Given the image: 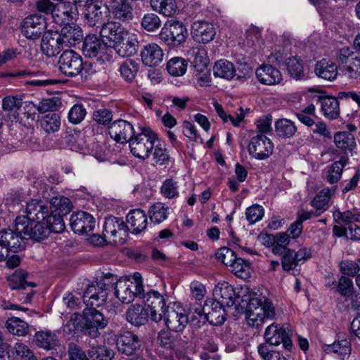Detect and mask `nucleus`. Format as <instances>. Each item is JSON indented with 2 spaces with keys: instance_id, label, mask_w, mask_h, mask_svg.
<instances>
[{
  "instance_id": "1",
  "label": "nucleus",
  "mask_w": 360,
  "mask_h": 360,
  "mask_svg": "<svg viewBox=\"0 0 360 360\" xmlns=\"http://www.w3.org/2000/svg\"><path fill=\"white\" fill-rule=\"evenodd\" d=\"M26 215L15 219L16 230L22 233L26 240H42L51 232L61 233L65 223L58 215L49 216L48 207L39 200H32L27 203Z\"/></svg>"
},
{
  "instance_id": "2",
  "label": "nucleus",
  "mask_w": 360,
  "mask_h": 360,
  "mask_svg": "<svg viewBox=\"0 0 360 360\" xmlns=\"http://www.w3.org/2000/svg\"><path fill=\"white\" fill-rule=\"evenodd\" d=\"M354 47L344 46L337 53V62L343 75L350 79L360 77V34L354 41Z\"/></svg>"
},
{
  "instance_id": "3",
  "label": "nucleus",
  "mask_w": 360,
  "mask_h": 360,
  "mask_svg": "<svg viewBox=\"0 0 360 360\" xmlns=\"http://www.w3.org/2000/svg\"><path fill=\"white\" fill-rule=\"evenodd\" d=\"M276 316L272 302L265 299L263 302L257 299H251L246 311V319L248 324L255 328L262 326L266 320H272Z\"/></svg>"
},
{
  "instance_id": "4",
  "label": "nucleus",
  "mask_w": 360,
  "mask_h": 360,
  "mask_svg": "<svg viewBox=\"0 0 360 360\" xmlns=\"http://www.w3.org/2000/svg\"><path fill=\"white\" fill-rule=\"evenodd\" d=\"M157 140L158 136L154 131L149 128L141 127L129 141L131 152L135 157L145 160L149 157Z\"/></svg>"
},
{
  "instance_id": "5",
  "label": "nucleus",
  "mask_w": 360,
  "mask_h": 360,
  "mask_svg": "<svg viewBox=\"0 0 360 360\" xmlns=\"http://www.w3.org/2000/svg\"><path fill=\"white\" fill-rule=\"evenodd\" d=\"M159 37L168 46L176 47L186 41L188 37V30L183 22L170 20L165 24Z\"/></svg>"
},
{
  "instance_id": "6",
  "label": "nucleus",
  "mask_w": 360,
  "mask_h": 360,
  "mask_svg": "<svg viewBox=\"0 0 360 360\" xmlns=\"http://www.w3.org/2000/svg\"><path fill=\"white\" fill-rule=\"evenodd\" d=\"M292 335V330L289 326H281L279 324L273 323L269 326L264 332V338L266 344L268 345H279L283 346L287 350H290L292 346L290 336Z\"/></svg>"
},
{
  "instance_id": "7",
  "label": "nucleus",
  "mask_w": 360,
  "mask_h": 360,
  "mask_svg": "<svg viewBox=\"0 0 360 360\" xmlns=\"http://www.w3.org/2000/svg\"><path fill=\"white\" fill-rule=\"evenodd\" d=\"M82 323L84 333L95 338L100 334L99 330L108 325V320L95 307H90L84 309Z\"/></svg>"
},
{
  "instance_id": "8",
  "label": "nucleus",
  "mask_w": 360,
  "mask_h": 360,
  "mask_svg": "<svg viewBox=\"0 0 360 360\" xmlns=\"http://www.w3.org/2000/svg\"><path fill=\"white\" fill-rule=\"evenodd\" d=\"M58 65L63 75L74 77L80 74L83 70V59L73 50H65L60 56Z\"/></svg>"
},
{
  "instance_id": "9",
  "label": "nucleus",
  "mask_w": 360,
  "mask_h": 360,
  "mask_svg": "<svg viewBox=\"0 0 360 360\" xmlns=\"http://www.w3.org/2000/svg\"><path fill=\"white\" fill-rule=\"evenodd\" d=\"M104 237L114 243L123 244L128 236L129 228L122 219L109 217L104 223Z\"/></svg>"
},
{
  "instance_id": "10",
  "label": "nucleus",
  "mask_w": 360,
  "mask_h": 360,
  "mask_svg": "<svg viewBox=\"0 0 360 360\" xmlns=\"http://www.w3.org/2000/svg\"><path fill=\"white\" fill-rule=\"evenodd\" d=\"M143 288L141 281H131L129 278H121L115 284V294L122 303L131 302L136 295H141Z\"/></svg>"
},
{
  "instance_id": "11",
  "label": "nucleus",
  "mask_w": 360,
  "mask_h": 360,
  "mask_svg": "<svg viewBox=\"0 0 360 360\" xmlns=\"http://www.w3.org/2000/svg\"><path fill=\"white\" fill-rule=\"evenodd\" d=\"M109 10L101 6L96 0H86L84 10V22L86 25L100 28L105 22Z\"/></svg>"
},
{
  "instance_id": "12",
  "label": "nucleus",
  "mask_w": 360,
  "mask_h": 360,
  "mask_svg": "<svg viewBox=\"0 0 360 360\" xmlns=\"http://www.w3.org/2000/svg\"><path fill=\"white\" fill-rule=\"evenodd\" d=\"M107 297V285L104 280H101L89 285L84 291L82 298L87 307H98L105 302Z\"/></svg>"
},
{
  "instance_id": "13",
  "label": "nucleus",
  "mask_w": 360,
  "mask_h": 360,
  "mask_svg": "<svg viewBox=\"0 0 360 360\" xmlns=\"http://www.w3.org/2000/svg\"><path fill=\"white\" fill-rule=\"evenodd\" d=\"M274 148L272 141L264 134L251 138L248 146L249 154L257 160L268 158L273 153Z\"/></svg>"
},
{
  "instance_id": "14",
  "label": "nucleus",
  "mask_w": 360,
  "mask_h": 360,
  "mask_svg": "<svg viewBox=\"0 0 360 360\" xmlns=\"http://www.w3.org/2000/svg\"><path fill=\"white\" fill-rule=\"evenodd\" d=\"M145 305L150 310V319L154 322H159L163 318L167 310L166 299L155 290H150L143 295Z\"/></svg>"
},
{
  "instance_id": "15",
  "label": "nucleus",
  "mask_w": 360,
  "mask_h": 360,
  "mask_svg": "<svg viewBox=\"0 0 360 360\" xmlns=\"http://www.w3.org/2000/svg\"><path fill=\"white\" fill-rule=\"evenodd\" d=\"M46 27V18L42 15L32 14L25 18L22 25V33L31 39L39 38Z\"/></svg>"
},
{
  "instance_id": "16",
  "label": "nucleus",
  "mask_w": 360,
  "mask_h": 360,
  "mask_svg": "<svg viewBox=\"0 0 360 360\" xmlns=\"http://www.w3.org/2000/svg\"><path fill=\"white\" fill-rule=\"evenodd\" d=\"M163 318L167 328L176 332L183 331L188 323V317L180 306H177L176 309L168 306Z\"/></svg>"
},
{
  "instance_id": "17",
  "label": "nucleus",
  "mask_w": 360,
  "mask_h": 360,
  "mask_svg": "<svg viewBox=\"0 0 360 360\" xmlns=\"http://www.w3.org/2000/svg\"><path fill=\"white\" fill-rule=\"evenodd\" d=\"M191 34L195 42L207 44L214 39L216 30L212 23L205 20H198L191 25Z\"/></svg>"
},
{
  "instance_id": "18",
  "label": "nucleus",
  "mask_w": 360,
  "mask_h": 360,
  "mask_svg": "<svg viewBox=\"0 0 360 360\" xmlns=\"http://www.w3.org/2000/svg\"><path fill=\"white\" fill-rule=\"evenodd\" d=\"M108 131L110 137L121 143H129L136 134L131 124L124 120H118L112 122Z\"/></svg>"
},
{
  "instance_id": "19",
  "label": "nucleus",
  "mask_w": 360,
  "mask_h": 360,
  "mask_svg": "<svg viewBox=\"0 0 360 360\" xmlns=\"http://www.w3.org/2000/svg\"><path fill=\"white\" fill-rule=\"evenodd\" d=\"M70 225L75 233L87 234L94 230L96 221L91 214L86 212H78L71 215Z\"/></svg>"
},
{
  "instance_id": "20",
  "label": "nucleus",
  "mask_w": 360,
  "mask_h": 360,
  "mask_svg": "<svg viewBox=\"0 0 360 360\" xmlns=\"http://www.w3.org/2000/svg\"><path fill=\"white\" fill-rule=\"evenodd\" d=\"M225 306L213 299H208L204 304V311L206 313L208 322L214 326H221L226 320Z\"/></svg>"
},
{
  "instance_id": "21",
  "label": "nucleus",
  "mask_w": 360,
  "mask_h": 360,
  "mask_svg": "<svg viewBox=\"0 0 360 360\" xmlns=\"http://www.w3.org/2000/svg\"><path fill=\"white\" fill-rule=\"evenodd\" d=\"M107 50L106 44L102 42L97 36L89 34L85 37L82 51L86 57L102 58Z\"/></svg>"
},
{
  "instance_id": "22",
  "label": "nucleus",
  "mask_w": 360,
  "mask_h": 360,
  "mask_svg": "<svg viewBox=\"0 0 360 360\" xmlns=\"http://www.w3.org/2000/svg\"><path fill=\"white\" fill-rule=\"evenodd\" d=\"M116 344L118 351L128 356L134 354L141 347L139 338L131 331L122 333L117 338Z\"/></svg>"
},
{
  "instance_id": "23",
  "label": "nucleus",
  "mask_w": 360,
  "mask_h": 360,
  "mask_svg": "<svg viewBox=\"0 0 360 360\" xmlns=\"http://www.w3.org/2000/svg\"><path fill=\"white\" fill-rule=\"evenodd\" d=\"M25 238H22V233H19L16 230L4 229L0 231V241L10 251L13 252H19L24 249Z\"/></svg>"
},
{
  "instance_id": "24",
  "label": "nucleus",
  "mask_w": 360,
  "mask_h": 360,
  "mask_svg": "<svg viewBox=\"0 0 360 360\" xmlns=\"http://www.w3.org/2000/svg\"><path fill=\"white\" fill-rule=\"evenodd\" d=\"M214 300L220 302L226 307H230L235 304L238 298L233 286L226 282L219 283L213 290Z\"/></svg>"
},
{
  "instance_id": "25",
  "label": "nucleus",
  "mask_w": 360,
  "mask_h": 360,
  "mask_svg": "<svg viewBox=\"0 0 360 360\" xmlns=\"http://www.w3.org/2000/svg\"><path fill=\"white\" fill-rule=\"evenodd\" d=\"M61 43L65 47L74 46L83 39L81 27L76 24L65 23L58 33Z\"/></svg>"
},
{
  "instance_id": "26",
  "label": "nucleus",
  "mask_w": 360,
  "mask_h": 360,
  "mask_svg": "<svg viewBox=\"0 0 360 360\" xmlns=\"http://www.w3.org/2000/svg\"><path fill=\"white\" fill-rule=\"evenodd\" d=\"M127 31L118 22L108 21L104 22L100 27V36L103 41L113 42H119L122 40Z\"/></svg>"
},
{
  "instance_id": "27",
  "label": "nucleus",
  "mask_w": 360,
  "mask_h": 360,
  "mask_svg": "<svg viewBox=\"0 0 360 360\" xmlns=\"http://www.w3.org/2000/svg\"><path fill=\"white\" fill-rule=\"evenodd\" d=\"M140 56L144 65L154 67L159 65L162 61L164 53L159 45L152 43L143 46Z\"/></svg>"
},
{
  "instance_id": "28",
  "label": "nucleus",
  "mask_w": 360,
  "mask_h": 360,
  "mask_svg": "<svg viewBox=\"0 0 360 360\" xmlns=\"http://www.w3.org/2000/svg\"><path fill=\"white\" fill-rule=\"evenodd\" d=\"M58 32H47L43 35L41 42V49L49 57L58 54L63 49Z\"/></svg>"
},
{
  "instance_id": "29",
  "label": "nucleus",
  "mask_w": 360,
  "mask_h": 360,
  "mask_svg": "<svg viewBox=\"0 0 360 360\" xmlns=\"http://www.w3.org/2000/svg\"><path fill=\"white\" fill-rule=\"evenodd\" d=\"M138 45L136 37L127 32L122 40L114 44V49L120 56L129 57L136 53Z\"/></svg>"
},
{
  "instance_id": "30",
  "label": "nucleus",
  "mask_w": 360,
  "mask_h": 360,
  "mask_svg": "<svg viewBox=\"0 0 360 360\" xmlns=\"http://www.w3.org/2000/svg\"><path fill=\"white\" fill-rule=\"evenodd\" d=\"M256 76L260 83L275 85L282 80L280 71L271 65H263L256 70Z\"/></svg>"
},
{
  "instance_id": "31",
  "label": "nucleus",
  "mask_w": 360,
  "mask_h": 360,
  "mask_svg": "<svg viewBox=\"0 0 360 360\" xmlns=\"http://www.w3.org/2000/svg\"><path fill=\"white\" fill-rule=\"evenodd\" d=\"M335 191L334 188H324L316 195L311 202V205L315 209V217H319L328 210V202Z\"/></svg>"
},
{
  "instance_id": "32",
  "label": "nucleus",
  "mask_w": 360,
  "mask_h": 360,
  "mask_svg": "<svg viewBox=\"0 0 360 360\" xmlns=\"http://www.w3.org/2000/svg\"><path fill=\"white\" fill-rule=\"evenodd\" d=\"M127 221L131 229V232L139 234L143 231L148 224L147 215L141 209L131 210L127 216Z\"/></svg>"
},
{
  "instance_id": "33",
  "label": "nucleus",
  "mask_w": 360,
  "mask_h": 360,
  "mask_svg": "<svg viewBox=\"0 0 360 360\" xmlns=\"http://www.w3.org/2000/svg\"><path fill=\"white\" fill-rule=\"evenodd\" d=\"M114 18L122 22H127L133 18V6L128 0H116L110 6Z\"/></svg>"
},
{
  "instance_id": "34",
  "label": "nucleus",
  "mask_w": 360,
  "mask_h": 360,
  "mask_svg": "<svg viewBox=\"0 0 360 360\" xmlns=\"http://www.w3.org/2000/svg\"><path fill=\"white\" fill-rule=\"evenodd\" d=\"M126 319L134 326H143L148 320V309L141 304H132L127 311Z\"/></svg>"
},
{
  "instance_id": "35",
  "label": "nucleus",
  "mask_w": 360,
  "mask_h": 360,
  "mask_svg": "<svg viewBox=\"0 0 360 360\" xmlns=\"http://www.w3.org/2000/svg\"><path fill=\"white\" fill-rule=\"evenodd\" d=\"M49 208V216L58 215L61 220L63 216L68 214L72 210V204L69 198L61 196L54 197L51 199Z\"/></svg>"
},
{
  "instance_id": "36",
  "label": "nucleus",
  "mask_w": 360,
  "mask_h": 360,
  "mask_svg": "<svg viewBox=\"0 0 360 360\" xmlns=\"http://www.w3.org/2000/svg\"><path fill=\"white\" fill-rule=\"evenodd\" d=\"M317 101L320 103L321 111L323 115L330 119L334 120L340 115L339 102L337 98L332 96H317Z\"/></svg>"
},
{
  "instance_id": "37",
  "label": "nucleus",
  "mask_w": 360,
  "mask_h": 360,
  "mask_svg": "<svg viewBox=\"0 0 360 360\" xmlns=\"http://www.w3.org/2000/svg\"><path fill=\"white\" fill-rule=\"evenodd\" d=\"M314 72L319 77L328 81H333L338 76V67L335 63L326 59H322L316 64Z\"/></svg>"
},
{
  "instance_id": "38",
  "label": "nucleus",
  "mask_w": 360,
  "mask_h": 360,
  "mask_svg": "<svg viewBox=\"0 0 360 360\" xmlns=\"http://www.w3.org/2000/svg\"><path fill=\"white\" fill-rule=\"evenodd\" d=\"M188 56L194 68V72H201L207 67L209 58L207 51L203 47L193 48L188 52Z\"/></svg>"
},
{
  "instance_id": "39",
  "label": "nucleus",
  "mask_w": 360,
  "mask_h": 360,
  "mask_svg": "<svg viewBox=\"0 0 360 360\" xmlns=\"http://www.w3.org/2000/svg\"><path fill=\"white\" fill-rule=\"evenodd\" d=\"M34 340L39 347L46 350L52 349L58 345V337L51 330H41L37 332Z\"/></svg>"
},
{
  "instance_id": "40",
  "label": "nucleus",
  "mask_w": 360,
  "mask_h": 360,
  "mask_svg": "<svg viewBox=\"0 0 360 360\" xmlns=\"http://www.w3.org/2000/svg\"><path fill=\"white\" fill-rule=\"evenodd\" d=\"M213 74L216 77L230 80L236 75V68L231 62L219 60L213 67Z\"/></svg>"
},
{
  "instance_id": "41",
  "label": "nucleus",
  "mask_w": 360,
  "mask_h": 360,
  "mask_svg": "<svg viewBox=\"0 0 360 360\" xmlns=\"http://www.w3.org/2000/svg\"><path fill=\"white\" fill-rule=\"evenodd\" d=\"M139 68L140 63L138 60L129 58L121 63L119 71L125 81L131 82L136 77Z\"/></svg>"
},
{
  "instance_id": "42",
  "label": "nucleus",
  "mask_w": 360,
  "mask_h": 360,
  "mask_svg": "<svg viewBox=\"0 0 360 360\" xmlns=\"http://www.w3.org/2000/svg\"><path fill=\"white\" fill-rule=\"evenodd\" d=\"M28 274L24 270L20 269L15 271L8 277L9 286L11 290L25 289L27 287L34 288L36 283L26 281Z\"/></svg>"
},
{
  "instance_id": "43",
  "label": "nucleus",
  "mask_w": 360,
  "mask_h": 360,
  "mask_svg": "<svg viewBox=\"0 0 360 360\" xmlns=\"http://www.w3.org/2000/svg\"><path fill=\"white\" fill-rule=\"evenodd\" d=\"M23 104L22 98L20 96H8L2 100V108L7 112L13 119H17L18 110Z\"/></svg>"
},
{
  "instance_id": "44",
  "label": "nucleus",
  "mask_w": 360,
  "mask_h": 360,
  "mask_svg": "<svg viewBox=\"0 0 360 360\" xmlns=\"http://www.w3.org/2000/svg\"><path fill=\"white\" fill-rule=\"evenodd\" d=\"M188 322L194 328H199L201 325L205 324L207 321L206 313L204 311V306L202 307L199 304H193L189 309Z\"/></svg>"
},
{
  "instance_id": "45",
  "label": "nucleus",
  "mask_w": 360,
  "mask_h": 360,
  "mask_svg": "<svg viewBox=\"0 0 360 360\" xmlns=\"http://www.w3.org/2000/svg\"><path fill=\"white\" fill-rule=\"evenodd\" d=\"M152 8L165 16H173L177 9L174 0H150Z\"/></svg>"
},
{
  "instance_id": "46",
  "label": "nucleus",
  "mask_w": 360,
  "mask_h": 360,
  "mask_svg": "<svg viewBox=\"0 0 360 360\" xmlns=\"http://www.w3.org/2000/svg\"><path fill=\"white\" fill-rule=\"evenodd\" d=\"M295 123L288 119H280L275 122L276 134L285 139L292 137L297 131Z\"/></svg>"
},
{
  "instance_id": "47",
  "label": "nucleus",
  "mask_w": 360,
  "mask_h": 360,
  "mask_svg": "<svg viewBox=\"0 0 360 360\" xmlns=\"http://www.w3.org/2000/svg\"><path fill=\"white\" fill-rule=\"evenodd\" d=\"M6 328L10 333L18 336H25L30 331L27 323L17 317L8 319Z\"/></svg>"
},
{
  "instance_id": "48",
  "label": "nucleus",
  "mask_w": 360,
  "mask_h": 360,
  "mask_svg": "<svg viewBox=\"0 0 360 360\" xmlns=\"http://www.w3.org/2000/svg\"><path fill=\"white\" fill-rule=\"evenodd\" d=\"M229 267L233 274L238 278L246 280L251 276L250 263L241 257H238Z\"/></svg>"
},
{
  "instance_id": "49",
  "label": "nucleus",
  "mask_w": 360,
  "mask_h": 360,
  "mask_svg": "<svg viewBox=\"0 0 360 360\" xmlns=\"http://www.w3.org/2000/svg\"><path fill=\"white\" fill-rule=\"evenodd\" d=\"M213 105L217 115L224 122H226L230 120L233 126L238 127L245 117V112L241 107L238 109L239 112H236V117H233L230 115H227L222 105L218 102H214Z\"/></svg>"
},
{
  "instance_id": "50",
  "label": "nucleus",
  "mask_w": 360,
  "mask_h": 360,
  "mask_svg": "<svg viewBox=\"0 0 360 360\" xmlns=\"http://www.w3.org/2000/svg\"><path fill=\"white\" fill-rule=\"evenodd\" d=\"M327 353L333 352L344 360L348 358L351 352V345L347 340L335 342L331 345H326L324 348Z\"/></svg>"
},
{
  "instance_id": "51",
  "label": "nucleus",
  "mask_w": 360,
  "mask_h": 360,
  "mask_svg": "<svg viewBox=\"0 0 360 360\" xmlns=\"http://www.w3.org/2000/svg\"><path fill=\"white\" fill-rule=\"evenodd\" d=\"M334 142L338 148L342 150H352L356 145L354 136L347 131L335 134Z\"/></svg>"
},
{
  "instance_id": "52",
  "label": "nucleus",
  "mask_w": 360,
  "mask_h": 360,
  "mask_svg": "<svg viewBox=\"0 0 360 360\" xmlns=\"http://www.w3.org/2000/svg\"><path fill=\"white\" fill-rule=\"evenodd\" d=\"M187 65L188 63L186 60L176 57L170 59L167 62V69L171 75L179 77L185 74Z\"/></svg>"
},
{
  "instance_id": "53",
  "label": "nucleus",
  "mask_w": 360,
  "mask_h": 360,
  "mask_svg": "<svg viewBox=\"0 0 360 360\" xmlns=\"http://www.w3.org/2000/svg\"><path fill=\"white\" fill-rule=\"evenodd\" d=\"M167 210L168 207L162 202L153 205L148 211L150 219L155 224H160L167 218Z\"/></svg>"
},
{
  "instance_id": "54",
  "label": "nucleus",
  "mask_w": 360,
  "mask_h": 360,
  "mask_svg": "<svg viewBox=\"0 0 360 360\" xmlns=\"http://www.w3.org/2000/svg\"><path fill=\"white\" fill-rule=\"evenodd\" d=\"M346 163L347 160L345 158H341L339 161H336L332 164L328 169V174L326 177L328 183L333 184L340 179Z\"/></svg>"
},
{
  "instance_id": "55",
  "label": "nucleus",
  "mask_w": 360,
  "mask_h": 360,
  "mask_svg": "<svg viewBox=\"0 0 360 360\" xmlns=\"http://www.w3.org/2000/svg\"><path fill=\"white\" fill-rule=\"evenodd\" d=\"M286 66L290 77L295 79H302L304 78L303 65L297 58H289L286 61Z\"/></svg>"
},
{
  "instance_id": "56",
  "label": "nucleus",
  "mask_w": 360,
  "mask_h": 360,
  "mask_svg": "<svg viewBox=\"0 0 360 360\" xmlns=\"http://www.w3.org/2000/svg\"><path fill=\"white\" fill-rule=\"evenodd\" d=\"M41 126L48 133L58 131L60 126L59 115L54 112L45 115L41 121Z\"/></svg>"
},
{
  "instance_id": "57",
  "label": "nucleus",
  "mask_w": 360,
  "mask_h": 360,
  "mask_svg": "<svg viewBox=\"0 0 360 360\" xmlns=\"http://www.w3.org/2000/svg\"><path fill=\"white\" fill-rule=\"evenodd\" d=\"M114 352L105 346L93 347L89 351V356L91 360H111Z\"/></svg>"
},
{
  "instance_id": "58",
  "label": "nucleus",
  "mask_w": 360,
  "mask_h": 360,
  "mask_svg": "<svg viewBox=\"0 0 360 360\" xmlns=\"http://www.w3.org/2000/svg\"><path fill=\"white\" fill-rule=\"evenodd\" d=\"M354 285L352 281L342 276L337 282L335 290L345 297H349L354 293Z\"/></svg>"
},
{
  "instance_id": "59",
  "label": "nucleus",
  "mask_w": 360,
  "mask_h": 360,
  "mask_svg": "<svg viewBox=\"0 0 360 360\" xmlns=\"http://www.w3.org/2000/svg\"><path fill=\"white\" fill-rule=\"evenodd\" d=\"M160 18L154 13H148L142 18L141 27L148 32H154L161 27Z\"/></svg>"
},
{
  "instance_id": "60",
  "label": "nucleus",
  "mask_w": 360,
  "mask_h": 360,
  "mask_svg": "<svg viewBox=\"0 0 360 360\" xmlns=\"http://www.w3.org/2000/svg\"><path fill=\"white\" fill-rule=\"evenodd\" d=\"M257 350L259 356L264 360H287L285 356L279 352L271 350L270 346L266 343L260 344Z\"/></svg>"
},
{
  "instance_id": "61",
  "label": "nucleus",
  "mask_w": 360,
  "mask_h": 360,
  "mask_svg": "<svg viewBox=\"0 0 360 360\" xmlns=\"http://www.w3.org/2000/svg\"><path fill=\"white\" fill-rule=\"evenodd\" d=\"M300 264L296 257L295 251L292 249L285 250V253L281 257L282 268L285 271L294 270Z\"/></svg>"
},
{
  "instance_id": "62",
  "label": "nucleus",
  "mask_w": 360,
  "mask_h": 360,
  "mask_svg": "<svg viewBox=\"0 0 360 360\" xmlns=\"http://www.w3.org/2000/svg\"><path fill=\"white\" fill-rule=\"evenodd\" d=\"M160 192L166 198L172 199L178 197L179 187L177 182L172 179L165 180L160 188Z\"/></svg>"
},
{
  "instance_id": "63",
  "label": "nucleus",
  "mask_w": 360,
  "mask_h": 360,
  "mask_svg": "<svg viewBox=\"0 0 360 360\" xmlns=\"http://www.w3.org/2000/svg\"><path fill=\"white\" fill-rule=\"evenodd\" d=\"M216 257L226 266H230L238 258V256L233 250L227 247H222L218 250Z\"/></svg>"
},
{
  "instance_id": "64",
  "label": "nucleus",
  "mask_w": 360,
  "mask_h": 360,
  "mask_svg": "<svg viewBox=\"0 0 360 360\" xmlns=\"http://www.w3.org/2000/svg\"><path fill=\"white\" fill-rule=\"evenodd\" d=\"M86 111L84 107L81 104L73 105L69 111L68 120L75 124L80 123L85 117Z\"/></svg>"
}]
</instances>
